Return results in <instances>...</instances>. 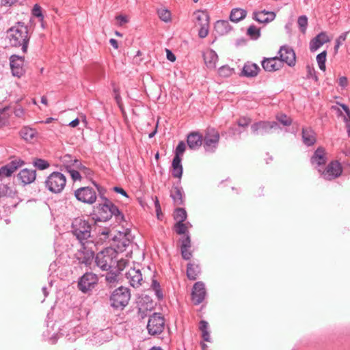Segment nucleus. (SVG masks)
Listing matches in <instances>:
<instances>
[{
  "mask_svg": "<svg viewBox=\"0 0 350 350\" xmlns=\"http://www.w3.org/2000/svg\"><path fill=\"white\" fill-rule=\"evenodd\" d=\"M118 255L115 249L107 247L96 254L95 262L103 271H112L114 265L117 263Z\"/></svg>",
  "mask_w": 350,
  "mask_h": 350,
  "instance_id": "3",
  "label": "nucleus"
},
{
  "mask_svg": "<svg viewBox=\"0 0 350 350\" xmlns=\"http://www.w3.org/2000/svg\"><path fill=\"white\" fill-rule=\"evenodd\" d=\"M278 128L279 125L275 121H260L254 123L251 126V129L254 134L261 135L270 133L272 129H277Z\"/></svg>",
  "mask_w": 350,
  "mask_h": 350,
  "instance_id": "11",
  "label": "nucleus"
},
{
  "mask_svg": "<svg viewBox=\"0 0 350 350\" xmlns=\"http://www.w3.org/2000/svg\"><path fill=\"white\" fill-rule=\"evenodd\" d=\"M113 190L120 194H121L122 196L126 197V198H129V196L127 194V193L122 188V187H114L113 188Z\"/></svg>",
  "mask_w": 350,
  "mask_h": 350,
  "instance_id": "60",
  "label": "nucleus"
},
{
  "mask_svg": "<svg viewBox=\"0 0 350 350\" xmlns=\"http://www.w3.org/2000/svg\"><path fill=\"white\" fill-rule=\"evenodd\" d=\"M203 57L204 63L207 68L210 69L215 68L216 62L218 59V56L214 51L211 50L210 51H208L204 54Z\"/></svg>",
  "mask_w": 350,
  "mask_h": 350,
  "instance_id": "29",
  "label": "nucleus"
},
{
  "mask_svg": "<svg viewBox=\"0 0 350 350\" xmlns=\"http://www.w3.org/2000/svg\"><path fill=\"white\" fill-rule=\"evenodd\" d=\"M167 58L170 62H174L176 60V56L170 50L167 49Z\"/></svg>",
  "mask_w": 350,
  "mask_h": 350,
  "instance_id": "63",
  "label": "nucleus"
},
{
  "mask_svg": "<svg viewBox=\"0 0 350 350\" xmlns=\"http://www.w3.org/2000/svg\"><path fill=\"white\" fill-rule=\"evenodd\" d=\"M247 11L241 8H234L231 10L230 19L231 21L238 23L246 17Z\"/></svg>",
  "mask_w": 350,
  "mask_h": 350,
  "instance_id": "31",
  "label": "nucleus"
},
{
  "mask_svg": "<svg viewBox=\"0 0 350 350\" xmlns=\"http://www.w3.org/2000/svg\"><path fill=\"white\" fill-rule=\"evenodd\" d=\"M76 166L79 169L80 172L83 173L86 177L90 178L92 176L93 172L90 168L82 165L81 163L77 164Z\"/></svg>",
  "mask_w": 350,
  "mask_h": 350,
  "instance_id": "45",
  "label": "nucleus"
},
{
  "mask_svg": "<svg viewBox=\"0 0 350 350\" xmlns=\"http://www.w3.org/2000/svg\"><path fill=\"white\" fill-rule=\"evenodd\" d=\"M70 175L74 181L80 180L81 176L79 171L70 170H69Z\"/></svg>",
  "mask_w": 350,
  "mask_h": 350,
  "instance_id": "55",
  "label": "nucleus"
},
{
  "mask_svg": "<svg viewBox=\"0 0 350 350\" xmlns=\"http://www.w3.org/2000/svg\"><path fill=\"white\" fill-rule=\"evenodd\" d=\"M203 137L198 132H192L187 136V142L189 148L198 149L202 144Z\"/></svg>",
  "mask_w": 350,
  "mask_h": 350,
  "instance_id": "22",
  "label": "nucleus"
},
{
  "mask_svg": "<svg viewBox=\"0 0 350 350\" xmlns=\"http://www.w3.org/2000/svg\"><path fill=\"white\" fill-rule=\"evenodd\" d=\"M32 14L33 16L40 18V20L41 21L43 20L44 16L42 13L41 7L40 5H38V4H36L33 6V8L32 10Z\"/></svg>",
  "mask_w": 350,
  "mask_h": 350,
  "instance_id": "50",
  "label": "nucleus"
},
{
  "mask_svg": "<svg viewBox=\"0 0 350 350\" xmlns=\"http://www.w3.org/2000/svg\"><path fill=\"white\" fill-rule=\"evenodd\" d=\"M277 120L284 126H290L292 123V120L291 118L288 117L285 114H280L277 116Z\"/></svg>",
  "mask_w": 350,
  "mask_h": 350,
  "instance_id": "46",
  "label": "nucleus"
},
{
  "mask_svg": "<svg viewBox=\"0 0 350 350\" xmlns=\"http://www.w3.org/2000/svg\"><path fill=\"white\" fill-rule=\"evenodd\" d=\"M18 178L24 185L33 183L36 178V172L34 170L23 169L18 174Z\"/></svg>",
  "mask_w": 350,
  "mask_h": 350,
  "instance_id": "23",
  "label": "nucleus"
},
{
  "mask_svg": "<svg viewBox=\"0 0 350 350\" xmlns=\"http://www.w3.org/2000/svg\"><path fill=\"white\" fill-rule=\"evenodd\" d=\"M302 139L304 144L308 146L313 145L316 142L315 133L310 128L302 129Z\"/></svg>",
  "mask_w": 350,
  "mask_h": 350,
  "instance_id": "28",
  "label": "nucleus"
},
{
  "mask_svg": "<svg viewBox=\"0 0 350 350\" xmlns=\"http://www.w3.org/2000/svg\"><path fill=\"white\" fill-rule=\"evenodd\" d=\"M126 278L129 283L134 288L139 287L142 285V274L141 271L135 268H131L126 273Z\"/></svg>",
  "mask_w": 350,
  "mask_h": 350,
  "instance_id": "18",
  "label": "nucleus"
},
{
  "mask_svg": "<svg viewBox=\"0 0 350 350\" xmlns=\"http://www.w3.org/2000/svg\"><path fill=\"white\" fill-rule=\"evenodd\" d=\"M200 273V267L198 265L189 263L187 268V275L190 280H196Z\"/></svg>",
  "mask_w": 350,
  "mask_h": 350,
  "instance_id": "32",
  "label": "nucleus"
},
{
  "mask_svg": "<svg viewBox=\"0 0 350 350\" xmlns=\"http://www.w3.org/2000/svg\"><path fill=\"white\" fill-rule=\"evenodd\" d=\"M234 72V69L230 66L225 65L219 68L218 73L221 77H228Z\"/></svg>",
  "mask_w": 350,
  "mask_h": 350,
  "instance_id": "39",
  "label": "nucleus"
},
{
  "mask_svg": "<svg viewBox=\"0 0 350 350\" xmlns=\"http://www.w3.org/2000/svg\"><path fill=\"white\" fill-rule=\"evenodd\" d=\"M92 226L88 221L75 218L72 223V232L81 244L91 237Z\"/></svg>",
  "mask_w": 350,
  "mask_h": 350,
  "instance_id": "5",
  "label": "nucleus"
},
{
  "mask_svg": "<svg viewBox=\"0 0 350 350\" xmlns=\"http://www.w3.org/2000/svg\"><path fill=\"white\" fill-rule=\"evenodd\" d=\"M319 172L321 174L324 179L331 180L341 175L342 168L338 161H333L327 165L323 172L320 169Z\"/></svg>",
  "mask_w": 350,
  "mask_h": 350,
  "instance_id": "10",
  "label": "nucleus"
},
{
  "mask_svg": "<svg viewBox=\"0 0 350 350\" xmlns=\"http://www.w3.org/2000/svg\"><path fill=\"white\" fill-rule=\"evenodd\" d=\"M131 299L130 290L120 286L112 293L110 296L111 306L116 310H123L129 304Z\"/></svg>",
  "mask_w": 350,
  "mask_h": 350,
  "instance_id": "4",
  "label": "nucleus"
},
{
  "mask_svg": "<svg viewBox=\"0 0 350 350\" xmlns=\"http://www.w3.org/2000/svg\"><path fill=\"white\" fill-rule=\"evenodd\" d=\"M259 71L260 68L256 64L247 62L243 67L241 74L246 77H254L257 76Z\"/></svg>",
  "mask_w": 350,
  "mask_h": 350,
  "instance_id": "25",
  "label": "nucleus"
},
{
  "mask_svg": "<svg viewBox=\"0 0 350 350\" xmlns=\"http://www.w3.org/2000/svg\"><path fill=\"white\" fill-rule=\"evenodd\" d=\"M116 19L118 21L119 26H122L129 22V18L125 15H118L116 16Z\"/></svg>",
  "mask_w": 350,
  "mask_h": 350,
  "instance_id": "56",
  "label": "nucleus"
},
{
  "mask_svg": "<svg viewBox=\"0 0 350 350\" xmlns=\"http://www.w3.org/2000/svg\"><path fill=\"white\" fill-rule=\"evenodd\" d=\"M185 147H186V146H185V144L184 143V142H183V141L180 142L176 148L174 157H178V158H181L180 157L181 155L183 154V152L185 150Z\"/></svg>",
  "mask_w": 350,
  "mask_h": 350,
  "instance_id": "47",
  "label": "nucleus"
},
{
  "mask_svg": "<svg viewBox=\"0 0 350 350\" xmlns=\"http://www.w3.org/2000/svg\"><path fill=\"white\" fill-rule=\"evenodd\" d=\"M66 185V176L59 172H53L45 180V187L53 193H59Z\"/></svg>",
  "mask_w": 350,
  "mask_h": 350,
  "instance_id": "6",
  "label": "nucleus"
},
{
  "mask_svg": "<svg viewBox=\"0 0 350 350\" xmlns=\"http://www.w3.org/2000/svg\"><path fill=\"white\" fill-rule=\"evenodd\" d=\"M174 218L177 222L185 221L187 219V212L183 208H177L175 210Z\"/></svg>",
  "mask_w": 350,
  "mask_h": 350,
  "instance_id": "37",
  "label": "nucleus"
},
{
  "mask_svg": "<svg viewBox=\"0 0 350 350\" xmlns=\"http://www.w3.org/2000/svg\"><path fill=\"white\" fill-rule=\"evenodd\" d=\"M182 222H176L174 225V230L178 234H188L187 227L185 224Z\"/></svg>",
  "mask_w": 350,
  "mask_h": 350,
  "instance_id": "41",
  "label": "nucleus"
},
{
  "mask_svg": "<svg viewBox=\"0 0 350 350\" xmlns=\"http://www.w3.org/2000/svg\"><path fill=\"white\" fill-rule=\"evenodd\" d=\"M190 247H180L181 255L185 260H189L192 257Z\"/></svg>",
  "mask_w": 350,
  "mask_h": 350,
  "instance_id": "51",
  "label": "nucleus"
},
{
  "mask_svg": "<svg viewBox=\"0 0 350 350\" xmlns=\"http://www.w3.org/2000/svg\"><path fill=\"white\" fill-rule=\"evenodd\" d=\"M154 206H155V211L157 213V218L160 219V215H161V206H160V204H159L157 197H155Z\"/></svg>",
  "mask_w": 350,
  "mask_h": 350,
  "instance_id": "58",
  "label": "nucleus"
},
{
  "mask_svg": "<svg viewBox=\"0 0 350 350\" xmlns=\"http://www.w3.org/2000/svg\"><path fill=\"white\" fill-rule=\"evenodd\" d=\"M310 161L312 165H315L317 166H321L325 164L327 158L325 157V149L322 147H319L314 152Z\"/></svg>",
  "mask_w": 350,
  "mask_h": 350,
  "instance_id": "24",
  "label": "nucleus"
},
{
  "mask_svg": "<svg viewBox=\"0 0 350 350\" xmlns=\"http://www.w3.org/2000/svg\"><path fill=\"white\" fill-rule=\"evenodd\" d=\"M114 98L119 107H122V98L120 94L119 89L118 88H113Z\"/></svg>",
  "mask_w": 350,
  "mask_h": 350,
  "instance_id": "54",
  "label": "nucleus"
},
{
  "mask_svg": "<svg viewBox=\"0 0 350 350\" xmlns=\"http://www.w3.org/2000/svg\"><path fill=\"white\" fill-rule=\"evenodd\" d=\"M219 133L213 128H208L203 138L204 147L206 151L213 152L219 141Z\"/></svg>",
  "mask_w": 350,
  "mask_h": 350,
  "instance_id": "8",
  "label": "nucleus"
},
{
  "mask_svg": "<svg viewBox=\"0 0 350 350\" xmlns=\"http://www.w3.org/2000/svg\"><path fill=\"white\" fill-rule=\"evenodd\" d=\"M276 14L273 12L266 11H255L253 12V19L260 23H268L273 21L275 18Z\"/></svg>",
  "mask_w": 350,
  "mask_h": 350,
  "instance_id": "21",
  "label": "nucleus"
},
{
  "mask_svg": "<svg viewBox=\"0 0 350 350\" xmlns=\"http://www.w3.org/2000/svg\"><path fill=\"white\" fill-rule=\"evenodd\" d=\"M196 24L201 26L209 23V16L206 12L197 11L194 13Z\"/></svg>",
  "mask_w": 350,
  "mask_h": 350,
  "instance_id": "33",
  "label": "nucleus"
},
{
  "mask_svg": "<svg viewBox=\"0 0 350 350\" xmlns=\"http://www.w3.org/2000/svg\"><path fill=\"white\" fill-rule=\"evenodd\" d=\"M279 59L282 63H286L293 67L296 64V55L294 50L288 45L282 46L278 51Z\"/></svg>",
  "mask_w": 350,
  "mask_h": 350,
  "instance_id": "13",
  "label": "nucleus"
},
{
  "mask_svg": "<svg viewBox=\"0 0 350 350\" xmlns=\"http://www.w3.org/2000/svg\"><path fill=\"white\" fill-rule=\"evenodd\" d=\"M102 198L104 200V203L99 204L96 206L92 213V219L95 222L107 221L110 219L113 215L115 216L117 219H122L124 218L123 215L115 204L107 198Z\"/></svg>",
  "mask_w": 350,
  "mask_h": 350,
  "instance_id": "2",
  "label": "nucleus"
},
{
  "mask_svg": "<svg viewBox=\"0 0 350 350\" xmlns=\"http://www.w3.org/2000/svg\"><path fill=\"white\" fill-rule=\"evenodd\" d=\"M36 133L35 130L29 127H24L20 131L21 137L27 142L31 141L35 137Z\"/></svg>",
  "mask_w": 350,
  "mask_h": 350,
  "instance_id": "34",
  "label": "nucleus"
},
{
  "mask_svg": "<svg viewBox=\"0 0 350 350\" xmlns=\"http://www.w3.org/2000/svg\"><path fill=\"white\" fill-rule=\"evenodd\" d=\"M208 27H209V23H205L204 25H202L200 26V29L198 31V36L201 38H206L208 34Z\"/></svg>",
  "mask_w": 350,
  "mask_h": 350,
  "instance_id": "48",
  "label": "nucleus"
},
{
  "mask_svg": "<svg viewBox=\"0 0 350 350\" xmlns=\"http://www.w3.org/2000/svg\"><path fill=\"white\" fill-rule=\"evenodd\" d=\"M214 29L217 35L223 36L228 33L232 27L228 21L219 20L215 23Z\"/></svg>",
  "mask_w": 350,
  "mask_h": 350,
  "instance_id": "27",
  "label": "nucleus"
},
{
  "mask_svg": "<svg viewBox=\"0 0 350 350\" xmlns=\"http://www.w3.org/2000/svg\"><path fill=\"white\" fill-rule=\"evenodd\" d=\"M119 274L118 272L109 271L106 276V280L110 283L114 282L116 280L117 276Z\"/></svg>",
  "mask_w": 350,
  "mask_h": 350,
  "instance_id": "53",
  "label": "nucleus"
},
{
  "mask_svg": "<svg viewBox=\"0 0 350 350\" xmlns=\"http://www.w3.org/2000/svg\"><path fill=\"white\" fill-rule=\"evenodd\" d=\"M208 324L206 321L202 320L200 321L199 329L202 332L208 331Z\"/></svg>",
  "mask_w": 350,
  "mask_h": 350,
  "instance_id": "59",
  "label": "nucleus"
},
{
  "mask_svg": "<svg viewBox=\"0 0 350 350\" xmlns=\"http://www.w3.org/2000/svg\"><path fill=\"white\" fill-rule=\"evenodd\" d=\"M18 0H1V5L3 6H11Z\"/></svg>",
  "mask_w": 350,
  "mask_h": 350,
  "instance_id": "61",
  "label": "nucleus"
},
{
  "mask_svg": "<svg viewBox=\"0 0 350 350\" xmlns=\"http://www.w3.org/2000/svg\"><path fill=\"white\" fill-rule=\"evenodd\" d=\"M98 282V278L93 273H85L79 280L78 287L83 293L91 291Z\"/></svg>",
  "mask_w": 350,
  "mask_h": 350,
  "instance_id": "12",
  "label": "nucleus"
},
{
  "mask_svg": "<svg viewBox=\"0 0 350 350\" xmlns=\"http://www.w3.org/2000/svg\"><path fill=\"white\" fill-rule=\"evenodd\" d=\"M180 247H191V239L189 234L184 235L180 239Z\"/></svg>",
  "mask_w": 350,
  "mask_h": 350,
  "instance_id": "49",
  "label": "nucleus"
},
{
  "mask_svg": "<svg viewBox=\"0 0 350 350\" xmlns=\"http://www.w3.org/2000/svg\"><path fill=\"white\" fill-rule=\"evenodd\" d=\"M326 56H327V52L326 51H323V52L320 53L317 56V62L318 63L319 67L320 70L325 71L326 66H325V62H326Z\"/></svg>",
  "mask_w": 350,
  "mask_h": 350,
  "instance_id": "38",
  "label": "nucleus"
},
{
  "mask_svg": "<svg viewBox=\"0 0 350 350\" xmlns=\"http://www.w3.org/2000/svg\"><path fill=\"white\" fill-rule=\"evenodd\" d=\"M25 59L23 56L12 55L10 57V65L13 76L21 77L25 73Z\"/></svg>",
  "mask_w": 350,
  "mask_h": 350,
  "instance_id": "14",
  "label": "nucleus"
},
{
  "mask_svg": "<svg viewBox=\"0 0 350 350\" xmlns=\"http://www.w3.org/2000/svg\"><path fill=\"white\" fill-rule=\"evenodd\" d=\"M157 14L159 18L164 22H168L171 20V13L167 9H159L157 11Z\"/></svg>",
  "mask_w": 350,
  "mask_h": 350,
  "instance_id": "40",
  "label": "nucleus"
},
{
  "mask_svg": "<svg viewBox=\"0 0 350 350\" xmlns=\"http://www.w3.org/2000/svg\"><path fill=\"white\" fill-rule=\"evenodd\" d=\"M251 122V119L246 118V117H242L240 118L237 120V124L241 127H247Z\"/></svg>",
  "mask_w": 350,
  "mask_h": 350,
  "instance_id": "52",
  "label": "nucleus"
},
{
  "mask_svg": "<svg viewBox=\"0 0 350 350\" xmlns=\"http://www.w3.org/2000/svg\"><path fill=\"white\" fill-rule=\"evenodd\" d=\"M25 164L24 161L16 159L9 162L0 168V177H9L20 167Z\"/></svg>",
  "mask_w": 350,
  "mask_h": 350,
  "instance_id": "16",
  "label": "nucleus"
},
{
  "mask_svg": "<svg viewBox=\"0 0 350 350\" xmlns=\"http://www.w3.org/2000/svg\"><path fill=\"white\" fill-rule=\"evenodd\" d=\"M128 262L126 260H124L123 258H121L118 260L117 258V263L114 265V267L112 269V271L120 273L121 271H122L126 266Z\"/></svg>",
  "mask_w": 350,
  "mask_h": 350,
  "instance_id": "43",
  "label": "nucleus"
},
{
  "mask_svg": "<svg viewBox=\"0 0 350 350\" xmlns=\"http://www.w3.org/2000/svg\"><path fill=\"white\" fill-rule=\"evenodd\" d=\"M7 33L10 45L14 47L21 46L22 51L26 53L30 38L28 27L23 22H18L8 30Z\"/></svg>",
  "mask_w": 350,
  "mask_h": 350,
  "instance_id": "1",
  "label": "nucleus"
},
{
  "mask_svg": "<svg viewBox=\"0 0 350 350\" xmlns=\"http://www.w3.org/2000/svg\"><path fill=\"white\" fill-rule=\"evenodd\" d=\"M349 33V31L344 32L341 33L338 38L336 40V42L337 44H339L340 45H342L343 42H345L347 39V36Z\"/></svg>",
  "mask_w": 350,
  "mask_h": 350,
  "instance_id": "57",
  "label": "nucleus"
},
{
  "mask_svg": "<svg viewBox=\"0 0 350 350\" xmlns=\"http://www.w3.org/2000/svg\"><path fill=\"white\" fill-rule=\"evenodd\" d=\"M165 327L164 318L158 313H154L150 317L147 329L150 335H158L163 332Z\"/></svg>",
  "mask_w": 350,
  "mask_h": 350,
  "instance_id": "7",
  "label": "nucleus"
},
{
  "mask_svg": "<svg viewBox=\"0 0 350 350\" xmlns=\"http://www.w3.org/2000/svg\"><path fill=\"white\" fill-rule=\"evenodd\" d=\"M247 33L252 39H257L260 36V29L255 25H250L247 29Z\"/></svg>",
  "mask_w": 350,
  "mask_h": 350,
  "instance_id": "42",
  "label": "nucleus"
},
{
  "mask_svg": "<svg viewBox=\"0 0 350 350\" xmlns=\"http://www.w3.org/2000/svg\"><path fill=\"white\" fill-rule=\"evenodd\" d=\"M172 174L174 178H180L183 175V166L181 164V158L174 157L172 161Z\"/></svg>",
  "mask_w": 350,
  "mask_h": 350,
  "instance_id": "30",
  "label": "nucleus"
},
{
  "mask_svg": "<svg viewBox=\"0 0 350 350\" xmlns=\"http://www.w3.org/2000/svg\"><path fill=\"white\" fill-rule=\"evenodd\" d=\"M170 197L172 198L175 205L179 206L183 204V191L178 185H174L170 190Z\"/></svg>",
  "mask_w": 350,
  "mask_h": 350,
  "instance_id": "26",
  "label": "nucleus"
},
{
  "mask_svg": "<svg viewBox=\"0 0 350 350\" xmlns=\"http://www.w3.org/2000/svg\"><path fill=\"white\" fill-rule=\"evenodd\" d=\"M33 165L35 167L40 170H44L49 167V163L42 159L36 158L33 161Z\"/></svg>",
  "mask_w": 350,
  "mask_h": 350,
  "instance_id": "36",
  "label": "nucleus"
},
{
  "mask_svg": "<svg viewBox=\"0 0 350 350\" xmlns=\"http://www.w3.org/2000/svg\"><path fill=\"white\" fill-rule=\"evenodd\" d=\"M340 106L345 111L346 115L349 116V120H350V109L348 107V106L346 105L345 104H340Z\"/></svg>",
  "mask_w": 350,
  "mask_h": 350,
  "instance_id": "64",
  "label": "nucleus"
},
{
  "mask_svg": "<svg viewBox=\"0 0 350 350\" xmlns=\"http://www.w3.org/2000/svg\"><path fill=\"white\" fill-rule=\"evenodd\" d=\"M329 41L330 39L327 33L324 31L321 32L310 40L309 46L310 50L311 52H314L325 43H327Z\"/></svg>",
  "mask_w": 350,
  "mask_h": 350,
  "instance_id": "20",
  "label": "nucleus"
},
{
  "mask_svg": "<svg viewBox=\"0 0 350 350\" xmlns=\"http://www.w3.org/2000/svg\"><path fill=\"white\" fill-rule=\"evenodd\" d=\"M263 69L267 72H274L280 70L283 64L278 57L264 58L261 62Z\"/></svg>",
  "mask_w": 350,
  "mask_h": 350,
  "instance_id": "17",
  "label": "nucleus"
},
{
  "mask_svg": "<svg viewBox=\"0 0 350 350\" xmlns=\"http://www.w3.org/2000/svg\"><path fill=\"white\" fill-rule=\"evenodd\" d=\"M75 196L77 200L89 204H94L97 198L96 191L90 187L77 189L75 191Z\"/></svg>",
  "mask_w": 350,
  "mask_h": 350,
  "instance_id": "9",
  "label": "nucleus"
},
{
  "mask_svg": "<svg viewBox=\"0 0 350 350\" xmlns=\"http://www.w3.org/2000/svg\"><path fill=\"white\" fill-rule=\"evenodd\" d=\"M75 256L79 263L88 266L92 263L94 253L93 251L86 249L83 243L82 248L77 252Z\"/></svg>",
  "mask_w": 350,
  "mask_h": 350,
  "instance_id": "19",
  "label": "nucleus"
},
{
  "mask_svg": "<svg viewBox=\"0 0 350 350\" xmlns=\"http://www.w3.org/2000/svg\"><path fill=\"white\" fill-rule=\"evenodd\" d=\"M298 25L302 33H305L308 26V18L305 15L300 16L297 20Z\"/></svg>",
  "mask_w": 350,
  "mask_h": 350,
  "instance_id": "44",
  "label": "nucleus"
},
{
  "mask_svg": "<svg viewBox=\"0 0 350 350\" xmlns=\"http://www.w3.org/2000/svg\"><path fill=\"white\" fill-rule=\"evenodd\" d=\"M347 83H348V81H347V78L346 77H341L339 78L338 83L341 87H342V88L346 87L347 85Z\"/></svg>",
  "mask_w": 350,
  "mask_h": 350,
  "instance_id": "62",
  "label": "nucleus"
},
{
  "mask_svg": "<svg viewBox=\"0 0 350 350\" xmlns=\"http://www.w3.org/2000/svg\"><path fill=\"white\" fill-rule=\"evenodd\" d=\"M206 295L205 285L202 282L194 284L191 292V300L195 305H199L205 299Z\"/></svg>",
  "mask_w": 350,
  "mask_h": 350,
  "instance_id": "15",
  "label": "nucleus"
},
{
  "mask_svg": "<svg viewBox=\"0 0 350 350\" xmlns=\"http://www.w3.org/2000/svg\"><path fill=\"white\" fill-rule=\"evenodd\" d=\"M15 195V191H14L10 187L5 184H0V198H14Z\"/></svg>",
  "mask_w": 350,
  "mask_h": 350,
  "instance_id": "35",
  "label": "nucleus"
}]
</instances>
